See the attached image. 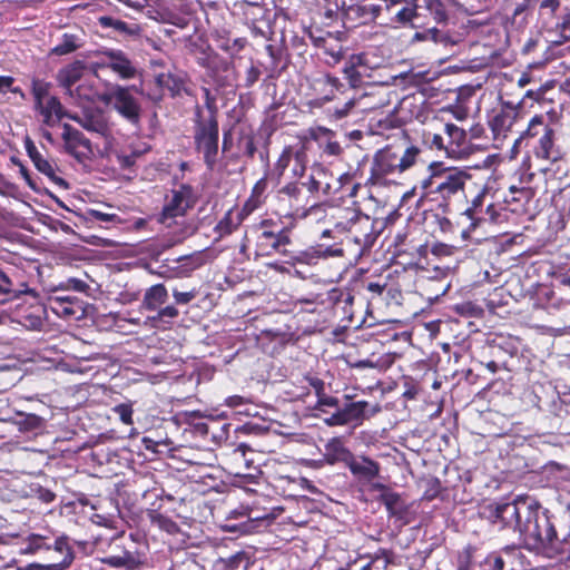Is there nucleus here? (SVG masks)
<instances>
[{
  "label": "nucleus",
  "instance_id": "26",
  "mask_svg": "<svg viewBox=\"0 0 570 570\" xmlns=\"http://www.w3.org/2000/svg\"><path fill=\"white\" fill-rule=\"evenodd\" d=\"M353 453L345 448L343 441L340 438H333L325 444V458L330 464L336 462H343L347 465Z\"/></svg>",
  "mask_w": 570,
  "mask_h": 570
},
{
  "label": "nucleus",
  "instance_id": "31",
  "mask_svg": "<svg viewBox=\"0 0 570 570\" xmlns=\"http://www.w3.org/2000/svg\"><path fill=\"white\" fill-rule=\"evenodd\" d=\"M374 488L384 490L381 494V501L392 515H399L403 512L404 504L400 494L389 491L383 484H375Z\"/></svg>",
  "mask_w": 570,
  "mask_h": 570
},
{
  "label": "nucleus",
  "instance_id": "57",
  "mask_svg": "<svg viewBox=\"0 0 570 570\" xmlns=\"http://www.w3.org/2000/svg\"><path fill=\"white\" fill-rule=\"evenodd\" d=\"M327 426L345 425L344 417L340 409H337L330 417L324 419Z\"/></svg>",
  "mask_w": 570,
  "mask_h": 570
},
{
  "label": "nucleus",
  "instance_id": "37",
  "mask_svg": "<svg viewBox=\"0 0 570 570\" xmlns=\"http://www.w3.org/2000/svg\"><path fill=\"white\" fill-rule=\"evenodd\" d=\"M35 167L43 175H46L52 183H55L58 186H61L63 188L68 187L67 181L56 175V170L53 165L45 159L43 157L38 158L36 161H33Z\"/></svg>",
  "mask_w": 570,
  "mask_h": 570
},
{
  "label": "nucleus",
  "instance_id": "33",
  "mask_svg": "<svg viewBox=\"0 0 570 570\" xmlns=\"http://www.w3.org/2000/svg\"><path fill=\"white\" fill-rule=\"evenodd\" d=\"M168 298V293L163 284L151 286L145 294V305L149 311H155L159 305L164 304Z\"/></svg>",
  "mask_w": 570,
  "mask_h": 570
},
{
  "label": "nucleus",
  "instance_id": "35",
  "mask_svg": "<svg viewBox=\"0 0 570 570\" xmlns=\"http://www.w3.org/2000/svg\"><path fill=\"white\" fill-rule=\"evenodd\" d=\"M104 564H108L109 567L116 569H125V570H137V561L130 554H126L124 558H119L114 552L100 559Z\"/></svg>",
  "mask_w": 570,
  "mask_h": 570
},
{
  "label": "nucleus",
  "instance_id": "24",
  "mask_svg": "<svg viewBox=\"0 0 570 570\" xmlns=\"http://www.w3.org/2000/svg\"><path fill=\"white\" fill-rule=\"evenodd\" d=\"M373 229L374 225L371 217L366 214L357 219L356 224L348 233L351 238L361 246H370L373 243Z\"/></svg>",
  "mask_w": 570,
  "mask_h": 570
},
{
  "label": "nucleus",
  "instance_id": "29",
  "mask_svg": "<svg viewBox=\"0 0 570 570\" xmlns=\"http://www.w3.org/2000/svg\"><path fill=\"white\" fill-rule=\"evenodd\" d=\"M174 263L179 264L171 268L176 275L187 276L204 264V258L200 253H193L175 258Z\"/></svg>",
  "mask_w": 570,
  "mask_h": 570
},
{
  "label": "nucleus",
  "instance_id": "64",
  "mask_svg": "<svg viewBox=\"0 0 570 570\" xmlns=\"http://www.w3.org/2000/svg\"><path fill=\"white\" fill-rule=\"evenodd\" d=\"M362 570H387V561L377 559L362 568Z\"/></svg>",
  "mask_w": 570,
  "mask_h": 570
},
{
  "label": "nucleus",
  "instance_id": "38",
  "mask_svg": "<svg viewBox=\"0 0 570 570\" xmlns=\"http://www.w3.org/2000/svg\"><path fill=\"white\" fill-rule=\"evenodd\" d=\"M42 549H51V543L48 542V539L40 534H30L26 541L24 547L21 548L20 552L22 554H33Z\"/></svg>",
  "mask_w": 570,
  "mask_h": 570
},
{
  "label": "nucleus",
  "instance_id": "1",
  "mask_svg": "<svg viewBox=\"0 0 570 570\" xmlns=\"http://www.w3.org/2000/svg\"><path fill=\"white\" fill-rule=\"evenodd\" d=\"M559 523H563L568 528L567 532H557L556 521L548 514L547 510H542L539 503L534 501V507L530 509L519 534L530 550L551 558L562 553L564 551L563 546L570 539V512L560 515Z\"/></svg>",
  "mask_w": 570,
  "mask_h": 570
},
{
  "label": "nucleus",
  "instance_id": "46",
  "mask_svg": "<svg viewBox=\"0 0 570 570\" xmlns=\"http://www.w3.org/2000/svg\"><path fill=\"white\" fill-rule=\"evenodd\" d=\"M326 406L334 407L335 410H337L341 407L340 400L337 397L324 393L323 395L318 396L314 409L323 413H327V411L325 410Z\"/></svg>",
  "mask_w": 570,
  "mask_h": 570
},
{
  "label": "nucleus",
  "instance_id": "17",
  "mask_svg": "<svg viewBox=\"0 0 570 570\" xmlns=\"http://www.w3.org/2000/svg\"><path fill=\"white\" fill-rule=\"evenodd\" d=\"M346 466L355 478L365 482L373 481L380 474L379 462L364 455L356 458L353 454Z\"/></svg>",
  "mask_w": 570,
  "mask_h": 570
},
{
  "label": "nucleus",
  "instance_id": "58",
  "mask_svg": "<svg viewBox=\"0 0 570 570\" xmlns=\"http://www.w3.org/2000/svg\"><path fill=\"white\" fill-rule=\"evenodd\" d=\"M51 548H53L56 551L60 553H65V556L68 552H72L68 546V540L66 537H59L57 538L53 543H51Z\"/></svg>",
  "mask_w": 570,
  "mask_h": 570
},
{
  "label": "nucleus",
  "instance_id": "20",
  "mask_svg": "<svg viewBox=\"0 0 570 570\" xmlns=\"http://www.w3.org/2000/svg\"><path fill=\"white\" fill-rule=\"evenodd\" d=\"M99 24L102 28H110L117 35L126 39H136L141 36L142 29L138 23L126 22L111 16H102L99 18Z\"/></svg>",
  "mask_w": 570,
  "mask_h": 570
},
{
  "label": "nucleus",
  "instance_id": "55",
  "mask_svg": "<svg viewBox=\"0 0 570 570\" xmlns=\"http://www.w3.org/2000/svg\"><path fill=\"white\" fill-rule=\"evenodd\" d=\"M173 296L177 304H188L196 297V291L179 292L174 289Z\"/></svg>",
  "mask_w": 570,
  "mask_h": 570
},
{
  "label": "nucleus",
  "instance_id": "41",
  "mask_svg": "<svg viewBox=\"0 0 570 570\" xmlns=\"http://www.w3.org/2000/svg\"><path fill=\"white\" fill-rule=\"evenodd\" d=\"M532 10V3L528 0H523L520 3H517L512 11V23L518 27H523L528 23V16Z\"/></svg>",
  "mask_w": 570,
  "mask_h": 570
},
{
  "label": "nucleus",
  "instance_id": "14",
  "mask_svg": "<svg viewBox=\"0 0 570 570\" xmlns=\"http://www.w3.org/2000/svg\"><path fill=\"white\" fill-rule=\"evenodd\" d=\"M399 154L391 148L379 150L373 159L371 167V179L379 181L385 176L399 171Z\"/></svg>",
  "mask_w": 570,
  "mask_h": 570
},
{
  "label": "nucleus",
  "instance_id": "5",
  "mask_svg": "<svg viewBox=\"0 0 570 570\" xmlns=\"http://www.w3.org/2000/svg\"><path fill=\"white\" fill-rule=\"evenodd\" d=\"M292 244L289 229L278 227L272 220H263L256 237V256L268 257L274 254L289 256L287 246Z\"/></svg>",
  "mask_w": 570,
  "mask_h": 570
},
{
  "label": "nucleus",
  "instance_id": "15",
  "mask_svg": "<svg viewBox=\"0 0 570 570\" xmlns=\"http://www.w3.org/2000/svg\"><path fill=\"white\" fill-rule=\"evenodd\" d=\"M62 139L66 150L77 159H81L91 153V142L85 135L69 124L62 126Z\"/></svg>",
  "mask_w": 570,
  "mask_h": 570
},
{
  "label": "nucleus",
  "instance_id": "23",
  "mask_svg": "<svg viewBox=\"0 0 570 570\" xmlns=\"http://www.w3.org/2000/svg\"><path fill=\"white\" fill-rule=\"evenodd\" d=\"M413 41H432L441 45L444 48H450L456 45V40L444 29L430 27L422 31H417L413 36Z\"/></svg>",
  "mask_w": 570,
  "mask_h": 570
},
{
  "label": "nucleus",
  "instance_id": "39",
  "mask_svg": "<svg viewBox=\"0 0 570 570\" xmlns=\"http://www.w3.org/2000/svg\"><path fill=\"white\" fill-rule=\"evenodd\" d=\"M73 560V553L68 552L66 556H63L62 560H60L57 563L51 564H40V563H29L24 567L18 568V570H65L68 568Z\"/></svg>",
  "mask_w": 570,
  "mask_h": 570
},
{
  "label": "nucleus",
  "instance_id": "11",
  "mask_svg": "<svg viewBox=\"0 0 570 570\" xmlns=\"http://www.w3.org/2000/svg\"><path fill=\"white\" fill-rule=\"evenodd\" d=\"M337 7L343 11L344 21L355 26L370 23L383 16L381 2L358 1L346 6L345 1H342V4H337Z\"/></svg>",
  "mask_w": 570,
  "mask_h": 570
},
{
  "label": "nucleus",
  "instance_id": "63",
  "mask_svg": "<svg viewBox=\"0 0 570 570\" xmlns=\"http://www.w3.org/2000/svg\"><path fill=\"white\" fill-rule=\"evenodd\" d=\"M430 488L425 491V497L428 499H433L438 495L441 484L438 479H432L429 481Z\"/></svg>",
  "mask_w": 570,
  "mask_h": 570
},
{
  "label": "nucleus",
  "instance_id": "19",
  "mask_svg": "<svg viewBox=\"0 0 570 570\" xmlns=\"http://www.w3.org/2000/svg\"><path fill=\"white\" fill-rule=\"evenodd\" d=\"M367 58L364 53L351 55L344 63L343 73L351 87L356 88L367 75Z\"/></svg>",
  "mask_w": 570,
  "mask_h": 570
},
{
  "label": "nucleus",
  "instance_id": "53",
  "mask_svg": "<svg viewBox=\"0 0 570 570\" xmlns=\"http://www.w3.org/2000/svg\"><path fill=\"white\" fill-rule=\"evenodd\" d=\"M301 187L296 183H289L279 189V195H285L291 199L298 200L301 196Z\"/></svg>",
  "mask_w": 570,
  "mask_h": 570
},
{
  "label": "nucleus",
  "instance_id": "4",
  "mask_svg": "<svg viewBox=\"0 0 570 570\" xmlns=\"http://www.w3.org/2000/svg\"><path fill=\"white\" fill-rule=\"evenodd\" d=\"M196 117L194 132L196 148L199 153H203L208 169L213 170L218 156L217 109L213 104L207 102V112L204 114L200 108H197Z\"/></svg>",
  "mask_w": 570,
  "mask_h": 570
},
{
  "label": "nucleus",
  "instance_id": "8",
  "mask_svg": "<svg viewBox=\"0 0 570 570\" xmlns=\"http://www.w3.org/2000/svg\"><path fill=\"white\" fill-rule=\"evenodd\" d=\"M195 204L194 190L189 185H180L171 191L170 199L165 204L158 222L171 228L177 217H184L186 212Z\"/></svg>",
  "mask_w": 570,
  "mask_h": 570
},
{
  "label": "nucleus",
  "instance_id": "62",
  "mask_svg": "<svg viewBox=\"0 0 570 570\" xmlns=\"http://www.w3.org/2000/svg\"><path fill=\"white\" fill-rule=\"evenodd\" d=\"M317 254L320 255V258L341 257L343 256V249L326 247L325 249H317Z\"/></svg>",
  "mask_w": 570,
  "mask_h": 570
},
{
  "label": "nucleus",
  "instance_id": "52",
  "mask_svg": "<svg viewBox=\"0 0 570 570\" xmlns=\"http://www.w3.org/2000/svg\"><path fill=\"white\" fill-rule=\"evenodd\" d=\"M305 159L306 154L303 146L298 145L297 154H296V160H295V167L293 169L295 176H303L305 171Z\"/></svg>",
  "mask_w": 570,
  "mask_h": 570
},
{
  "label": "nucleus",
  "instance_id": "12",
  "mask_svg": "<svg viewBox=\"0 0 570 570\" xmlns=\"http://www.w3.org/2000/svg\"><path fill=\"white\" fill-rule=\"evenodd\" d=\"M521 102L514 105L511 101H504L494 116L490 119L489 125L494 138L504 137L517 121L520 112Z\"/></svg>",
  "mask_w": 570,
  "mask_h": 570
},
{
  "label": "nucleus",
  "instance_id": "13",
  "mask_svg": "<svg viewBox=\"0 0 570 570\" xmlns=\"http://www.w3.org/2000/svg\"><path fill=\"white\" fill-rule=\"evenodd\" d=\"M69 119L79 124L83 129L101 136H107L109 125L105 112L97 107L83 108L81 114H71Z\"/></svg>",
  "mask_w": 570,
  "mask_h": 570
},
{
  "label": "nucleus",
  "instance_id": "50",
  "mask_svg": "<svg viewBox=\"0 0 570 570\" xmlns=\"http://www.w3.org/2000/svg\"><path fill=\"white\" fill-rule=\"evenodd\" d=\"M115 413H117L125 424H132V407L130 404L121 403L114 407Z\"/></svg>",
  "mask_w": 570,
  "mask_h": 570
},
{
  "label": "nucleus",
  "instance_id": "59",
  "mask_svg": "<svg viewBox=\"0 0 570 570\" xmlns=\"http://www.w3.org/2000/svg\"><path fill=\"white\" fill-rule=\"evenodd\" d=\"M240 144H243L245 155H247L250 158L254 157V155L256 153V146H255L253 137H250V136L245 137Z\"/></svg>",
  "mask_w": 570,
  "mask_h": 570
},
{
  "label": "nucleus",
  "instance_id": "25",
  "mask_svg": "<svg viewBox=\"0 0 570 570\" xmlns=\"http://www.w3.org/2000/svg\"><path fill=\"white\" fill-rule=\"evenodd\" d=\"M85 69L86 65L80 60H76L60 69L57 75L59 86L65 90H69V88L73 87L75 83L81 79Z\"/></svg>",
  "mask_w": 570,
  "mask_h": 570
},
{
  "label": "nucleus",
  "instance_id": "6",
  "mask_svg": "<svg viewBox=\"0 0 570 570\" xmlns=\"http://www.w3.org/2000/svg\"><path fill=\"white\" fill-rule=\"evenodd\" d=\"M131 89L136 87L115 85L102 95L101 100L110 105L128 124L139 128L144 110L139 99L131 94Z\"/></svg>",
  "mask_w": 570,
  "mask_h": 570
},
{
  "label": "nucleus",
  "instance_id": "49",
  "mask_svg": "<svg viewBox=\"0 0 570 570\" xmlns=\"http://www.w3.org/2000/svg\"><path fill=\"white\" fill-rule=\"evenodd\" d=\"M485 194H487V188H483L471 202V206L468 207L464 212V214L471 218V219H474L475 218V215L478 213V209L480 207H482L483 205V199L485 197Z\"/></svg>",
  "mask_w": 570,
  "mask_h": 570
},
{
  "label": "nucleus",
  "instance_id": "42",
  "mask_svg": "<svg viewBox=\"0 0 570 570\" xmlns=\"http://www.w3.org/2000/svg\"><path fill=\"white\" fill-rule=\"evenodd\" d=\"M50 87L51 85L49 82H46L40 79H33L32 80V95L35 98V108L41 107V104L48 99L50 96Z\"/></svg>",
  "mask_w": 570,
  "mask_h": 570
},
{
  "label": "nucleus",
  "instance_id": "43",
  "mask_svg": "<svg viewBox=\"0 0 570 570\" xmlns=\"http://www.w3.org/2000/svg\"><path fill=\"white\" fill-rule=\"evenodd\" d=\"M151 523L157 525L160 530L166 531L169 534L177 533L179 531L178 524L161 513L154 512L150 514Z\"/></svg>",
  "mask_w": 570,
  "mask_h": 570
},
{
  "label": "nucleus",
  "instance_id": "32",
  "mask_svg": "<svg viewBox=\"0 0 570 570\" xmlns=\"http://www.w3.org/2000/svg\"><path fill=\"white\" fill-rule=\"evenodd\" d=\"M177 228L173 232V240L169 246L183 243L186 238L193 236L198 230V224L194 219H183L173 224Z\"/></svg>",
  "mask_w": 570,
  "mask_h": 570
},
{
  "label": "nucleus",
  "instance_id": "2",
  "mask_svg": "<svg viewBox=\"0 0 570 570\" xmlns=\"http://www.w3.org/2000/svg\"><path fill=\"white\" fill-rule=\"evenodd\" d=\"M430 177L421 183L425 196H434L433 199L440 200L445 207L465 196V184L471 178L470 174L434 163L430 165Z\"/></svg>",
  "mask_w": 570,
  "mask_h": 570
},
{
  "label": "nucleus",
  "instance_id": "40",
  "mask_svg": "<svg viewBox=\"0 0 570 570\" xmlns=\"http://www.w3.org/2000/svg\"><path fill=\"white\" fill-rule=\"evenodd\" d=\"M79 46L77 36L65 33L61 41L52 48L51 53L56 56L68 55L77 50Z\"/></svg>",
  "mask_w": 570,
  "mask_h": 570
},
{
  "label": "nucleus",
  "instance_id": "18",
  "mask_svg": "<svg viewBox=\"0 0 570 570\" xmlns=\"http://www.w3.org/2000/svg\"><path fill=\"white\" fill-rule=\"evenodd\" d=\"M35 110L41 115L43 125L48 127L56 126L62 118L69 119V116L72 114L63 108L56 96L48 97V99L41 104V107H36Z\"/></svg>",
  "mask_w": 570,
  "mask_h": 570
},
{
  "label": "nucleus",
  "instance_id": "22",
  "mask_svg": "<svg viewBox=\"0 0 570 570\" xmlns=\"http://www.w3.org/2000/svg\"><path fill=\"white\" fill-rule=\"evenodd\" d=\"M444 130L449 139L446 147L448 156L454 157L464 153L468 142L465 130L454 124H446Z\"/></svg>",
  "mask_w": 570,
  "mask_h": 570
},
{
  "label": "nucleus",
  "instance_id": "28",
  "mask_svg": "<svg viewBox=\"0 0 570 570\" xmlns=\"http://www.w3.org/2000/svg\"><path fill=\"white\" fill-rule=\"evenodd\" d=\"M110 550L119 558H124L126 554H130L137 561V570L146 563V553L138 550L134 542L130 541L126 544L122 537L115 538L110 544Z\"/></svg>",
  "mask_w": 570,
  "mask_h": 570
},
{
  "label": "nucleus",
  "instance_id": "16",
  "mask_svg": "<svg viewBox=\"0 0 570 570\" xmlns=\"http://www.w3.org/2000/svg\"><path fill=\"white\" fill-rule=\"evenodd\" d=\"M344 417L345 425L350 423L361 424L364 420L376 415L381 412L379 403L370 405L366 401L350 402L340 407Z\"/></svg>",
  "mask_w": 570,
  "mask_h": 570
},
{
  "label": "nucleus",
  "instance_id": "60",
  "mask_svg": "<svg viewBox=\"0 0 570 570\" xmlns=\"http://www.w3.org/2000/svg\"><path fill=\"white\" fill-rule=\"evenodd\" d=\"M24 145H26L27 154L30 157V159L32 160V163L36 161L38 158L42 157V155L39 153L36 145L33 144V141L30 138L26 139Z\"/></svg>",
  "mask_w": 570,
  "mask_h": 570
},
{
  "label": "nucleus",
  "instance_id": "9",
  "mask_svg": "<svg viewBox=\"0 0 570 570\" xmlns=\"http://www.w3.org/2000/svg\"><path fill=\"white\" fill-rule=\"evenodd\" d=\"M97 66L110 69L122 80L135 79L139 75L138 63L120 49H102L98 53Z\"/></svg>",
  "mask_w": 570,
  "mask_h": 570
},
{
  "label": "nucleus",
  "instance_id": "45",
  "mask_svg": "<svg viewBox=\"0 0 570 570\" xmlns=\"http://www.w3.org/2000/svg\"><path fill=\"white\" fill-rule=\"evenodd\" d=\"M297 148L298 146H286L283 149V153L276 163V169L279 174L284 173V170L289 166L292 159L296 160Z\"/></svg>",
  "mask_w": 570,
  "mask_h": 570
},
{
  "label": "nucleus",
  "instance_id": "44",
  "mask_svg": "<svg viewBox=\"0 0 570 570\" xmlns=\"http://www.w3.org/2000/svg\"><path fill=\"white\" fill-rule=\"evenodd\" d=\"M419 154L420 149L417 147L411 146L404 150L402 156L399 155V173H403L411 168L415 164Z\"/></svg>",
  "mask_w": 570,
  "mask_h": 570
},
{
  "label": "nucleus",
  "instance_id": "21",
  "mask_svg": "<svg viewBox=\"0 0 570 570\" xmlns=\"http://www.w3.org/2000/svg\"><path fill=\"white\" fill-rule=\"evenodd\" d=\"M417 22L423 17H431L436 23L448 20V11L445 4L441 0H416Z\"/></svg>",
  "mask_w": 570,
  "mask_h": 570
},
{
  "label": "nucleus",
  "instance_id": "10",
  "mask_svg": "<svg viewBox=\"0 0 570 570\" xmlns=\"http://www.w3.org/2000/svg\"><path fill=\"white\" fill-rule=\"evenodd\" d=\"M383 17L387 23L412 28H419L416 0H383Z\"/></svg>",
  "mask_w": 570,
  "mask_h": 570
},
{
  "label": "nucleus",
  "instance_id": "54",
  "mask_svg": "<svg viewBox=\"0 0 570 570\" xmlns=\"http://www.w3.org/2000/svg\"><path fill=\"white\" fill-rule=\"evenodd\" d=\"M261 75H262L261 70L257 67H255L254 65H252L246 71L244 86L246 88L253 87L255 85V82L259 79Z\"/></svg>",
  "mask_w": 570,
  "mask_h": 570
},
{
  "label": "nucleus",
  "instance_id": "3",
  "mask_svg": "<svg viewBox=\"0 0 570 570\" xmlns=\"http://www.w3.org/2000/svg\"><path fill=\"white\" fill-rule=\"evenodd\" d=\"M561 130L560 121L554 114L535 115L529 121L528 128L523 134L527 138H537L533 153L537 158L556 163L563 156L561 147L558 144Z\"/></svg>",
  "mask_w": 570,
  "mask_h": 570
},
{
  "label": "nucleus",
  "instance_id": "48",
  "mask_svg": "<svg viewBox=\"0 0 570 570\" xmlns=\"http://www.w3.org/2000/svg\"><path fill=\"white\" fill-rule=\"evenodd\" d=\"M292 261L294 262H297V263H303V264H307V265H313L317 262V259H320V255L317 254V249L316 250H303V252H299L297 255L295 256H292L289 254V256Z\"/></svg>",
  "mask_w": 570,
  "mask_h": 570
},
{
  "label": "nucleus",
  "instance_id": "51",
  "mask_svg": "<svg viewBox=\"0 0 570 570\" xmlns=\"http://www.w3.org/2000/svg\"><path fill=\"white\" fill-rule=\"evenodd\" d=\"M10 294H13L14 296H17V294L13 289V282L8 276V274L4 273L0 268V295H10Z\"/></svg>",
  "mask_w": 570,
  "mask_h": 570
},
{
  "label": "nucleus",
  "instance_id": "34",
  "mask_svg": "<svg viewBox=\"0 0 570 570\" xmlns=\"http://www.w3.org/2000/svg\"><path fill=\"white\" fill-rule=\"evenodd\" d=\"M156 83L159 88L168 90L171 96L178 95L183 88L181 79L170 72L158 73Z\"/></svg>",
  "mask_w": 570,
  "mask_h": 570
},
{
  "label": "nucleus",
  "instance_id": "30",
  "mask_svg": "<svg viewBox=\"0 0 570 570\" xmlns=\"http://www.w3.org/2000/svg\"><path fill=\"white\" fill-rule=\"evenodd\" d=\"M17 416L13 423L20 432H37L45 428L46 420L37 414L19 412Z\"/></svg>",
  "mask_w": 570,
  "mask_h": 570
},
{
  "label": "nucleus",
  "instance_id": "47",
  "mask_svg": "<svg viewBox=\"0 0 570 570\" xmlns=\"http://www.w3.org/2000/svg\"><path fill=\"white\" fill-rule=\"evenodd\" d=\"M327 173L324 169H318L316 171V175H312L307 183L304 184V186L307 187L308 191L312 194L320 193L321 190V183L323 178H327Z\"/></svg>",
  "mask_w": 570,
  "mask_h": 570
},
{
  "label": "nucleus",
  "instance_id": "7",
  "mask_svg": "<svg viewBox=\"0 0 570 570\" xmlns=\"http://www.w3.org/2000/svg\"><path fill=\"white\" fill-rule=\"evenodd\" d=\"M532 507H534V500L518 498L511 502L495 504L491 517L494 523L500 522L502 527L511 528L520 533L522 523Z\"/></svg>",
  "mask_w": 570,
  "mask_h": 570
},
{
  "label": "nucleus",
  "instance_id": "61",
  "mask_svg": "<svg viewBox=\"0 0 570 570\" xmlns=\"http://www.w3.org/2000/svg\"><path fill=\"white\" fill-rule=\"evenodd\" d=\"M66 288H71L77 292H85L88 288V285L81 279L69 278L66 283Z\"/></svg>",
  "mask_w": 570,
  "mask_h": 570
},
{
  "label": "nucleus",
  "instance_id": "56",
  "mask_svg": "<svg viewBox=\"0 0 570 570\" xmlns=\"http://www.w3.org/2000/svg\"><path fill=\"white\" fill-rule=\"evenodd\" d=\"M356 99L352 98L348 101H346L341 108H335L334 116L336 119H342L346 117L350 111L355 107Z\"/></svg>",
  "mask_w": 570,
  "mask_h": 570
},
{
  "label": "nucleus",
  "instance_id": "36",
  "mask_svg": "<svg viewBox=\"0 0 570 570\" xmlns=\"http://www.w3.org/2000/svg\"><path fill=\"white\" fill-rule=\"evenodd\" d=\"M66 96L69 97L70 101L79 107H82L85 102L92 101L94 94L91 88L79 85L77 87H71L69 90H65Z\"/></svg>",
  "mask_w": 570,
  "mask_h": 570
},
{
  "label": "nucleus",
  "instance_id": "27",
  "mask_svg": "<svg viewBox=\"0 0 570 570\" xmlns=\"http://www.w3.org/2000/svg\"><path fill=\"white\" fill-rule=\"evenodd\" d=\"M363 214L360 208L346 207L341 209L334 217V230L337 233H350Z\"/></svg>",
  "mask_w": 570,
  "mask_h": 570
}]
</instances>
